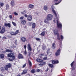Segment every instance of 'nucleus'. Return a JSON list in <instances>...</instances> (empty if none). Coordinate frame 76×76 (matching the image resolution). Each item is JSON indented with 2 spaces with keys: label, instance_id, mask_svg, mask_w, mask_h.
Returning a JSON list of instances; mask_svg holds the SVG:
<instances>
[{
  "label": "nucleus",
  "instance_id": "f257e3e1",
  "mask_svg": "<svg viewBox=\"0 0 76 76\" xmlns=\"http://www.w3.org/2000/svg\"><path fill=\"white\" fill-rule=\"evenodd\" d=\"M59 17V16L58 15V16L54 17L53 22L55 23H56V21L57 27H58V28H61L62 25H61V23H60V21H59V19H58Z\"/></svg>",
  "mask_w": 76,
  "mask_h": 76
},
{
  "label": "nucleus",
  "instance_id": "f03ea898",
  "mask_svg": "<svg viewBox=\"0 0 76 76\" xmlns=\"http://www.w3.org/2000/svg\"><path fill=\"white\" fill-rule=\"evenodd\" d=\"M52 8V10L53 12V13L55 16V17H56L57 16H58V15H57V14H56V11H55L54 10V7L53 6H52L51 7Z\"/></svg>",
  "mask_w": 76,
  "mask_h": 76
},
{
  "label": "nucleus",
  "instance_id": "7ed1b4c3",
  "mask_svg": "<svg viewBox=\"0 0 76 76\" xmlns=\"http://www.w3.org/2000/svg\"><path fill=\"white\" fill-rule=\"evenodd\" d=\"M7 57H12V58H13L14 59L15 58V56H14V54L13 53H9L7 55Z\"/></svg>",
  "mask_w": 76,
  "mask_h": 76
},
{
  "label": "nucleus",
  "instance_id": "20e7f679",
  "mask_svg": "<svg viewBox=\"0 0 76 76\" xmlns=\"http://www.w3.org/2000/svg\"><path fill=\"white\" fill-rule=\"evenodd\" d=\"M53 15L51 14H48L47 15V18L48 19V20H52V19H53Z\"/></svg>",
  "mask_w": 76,
  "mask_h": 76
},
{
  "label": "nucleus",
  "instance_id": "39448f33",
  "mask_svg": "<svg viewBox=\"0 0 76 76\" xmlns=\"http://www.w3.org/2000/svg\"><path fill=\"white\" fill-rule=\"evenodd\" d=\"M6 31V28L4 27H3L2 28V29L0 31V34H3Z\"/></svg>",
  "mask_w": 76,
  "mask_h": 76
},
{
  "label": "nucleus",
  "instance_id": "423d86ee",
  "mask_svg": "<svg viewBox=\"0 0 76 76\" xmlns=\"http://www.w3.org/2000/svg\"><path fill=\"white\" fill-rule=\"evenodd\" d=\"M27 19L28 21H31V20H32V15H29L28 16Z\"/></svg>",
  "mask_w": 76,
  "mask_h": 76
},
{
  "label": "nucleus",
  "instance_id": "0eeeda50",
  "mask_svg": "<svg viewBox=\"0 0 76 76\" xmlns=\"http://www.w3.org/2000/svg\"><path fill=\"white\" fill-rule=\"evenodd\" d=\"M49 20H48V19L47 18L46 19L44 20V22L45 23H46V24H49L50 22H49Z\"/></svg>",
  "mask_w": 76,
  "mask_h": 76
},
{
  "label": "nucleus",
  "instance_id": "6e6552de",
  "mask_svg": "<svg viewBox=\"0 0 76 76\" xmlns=\"http://www.w3.org/2000/svg\"><path fill=\"white\" fill-rule=\"evenodd\" d=\"M60 50H58L56 53H55V55L56 56H58V55H60Z\"/></svg>",
  "mask_w": 76,
  "mask_h": 76
},
{
  "label": "nucleus",
  "instance_id": "1a4fd4ad",
  "mask_svg": "<svg viewBox=\"0 0 76 76\" xmlns=\"http://www.w3.org/2000/svg\"><path fill=\"white\" fill-rule=\"evenodd\" d=\"M21 39L22 42H25L26 40V38L24 37H22L21 38Z\"/></svg>",
  "mask_w": 76,
  "mask_h": 76
},
{
  "label": "nucleus",
  "instance_id": "9d476101",
  "mask_svg": "<svg viewBox=\"0 0 76 76\" xmlns=\"http://www.w3.org/2000/svg\"><path fill=\"white\" fill-rule=\"evenodd\" d=\"M4 26H8L9 28H10V27H11V25L10 23H5Z\"/></svg>",
  "mask_w": 76,
  "mask_h": 76
},
{
  "label": "nucleus",
  "instance_id": "9b49d317",
  "mask_svg": "<svg viewBox=\"0 0 76 76\" xmlns=\"http://www.w3.org/2000/svg\"><path fill=\"white\" fill-rule=\"evenodd\" d=\"M27 48L28 50H29L30 51H32V48H31V45H28Z\"/></svg>",
  "mask_w": 76,
  "mask_h": 76
},
{
  "label": "nucleus",
  "instance_id": "f8f14e48",
  "mask_svg": "<svg viewBox=\"0 0 76 76\" xmlns=\"http://www.w3.org/2000/svg\"><path fill=\"white\" fill-rule=\"evenodd\" d=\"M34 7V5L31 4H29L28 6V8H30V9H32Z\"/></svg>",
  "mask_w": 76,
  "mask_h": 76
},
{
  "label": "nucleus",
  "instance_id": "ddd939ff",
  "mask_svg": "<svg viewBox=\"0 0 76 76\" xmlns=\"http://www.w3.org/2000/svg\"><path fill=\"white\" fill-rule=\"evenodd\" d=\"M18 58L19 59H20V58H23V56H22V54H20L18 56Z\"/></svg>",
  "mask_w": 76,
  "mask_h": 76
},
{
  "label": "nucleus",
  "instance_id": "4468645a",
  "mask_svg": "<svg viewBox=\"0 0 76 76\" xmlns=\"http://www.w3.org/2000/svg\"><path fill=\"white\" fill-rule=\"evenodd\" d=\"M52 63H53V64H56V63H58V61H56L54 60L52 61Z\"/></svg>",
  "mask_w": 76,
  "mask_h": 76
},
{
  "label": "nucleus",
  "instance_id": "2eb2a0df",
  "mask_svg": "<svg viewBox=\"0 0 76 76\" xmlns=\"http://www.w3.org/2000/svg\"><path fill=\"white\" fill-rule=\"evenodd\" d=\"M11 4L12 6H15V2H14V1H11Z\"/></svg>",
  "mask_w": 76,
  "mask_h": 76
},
{
  "label": "nucleus",
  "instance_id": "dca6fc26",
  "mask_svg": "<svg viewBox=\"0 0 76 76\" xmlns=\"http://www.w3.org/2000/svg\"><path fill=\"white\" fill-rule=\"evenodd\" d=\"M43 9L45 10L46 11L47 10V9H48V7H47V6H45L44 7Z\"/></svg>",
  "mask_w": 76,
  "mask_h": 76
},
{
  "label": "nucleus",
  "instance_id": "f3484780",
  "mask_svg": "<svg viewBox=\"0 0 76 76\" xmlns=\"http://www.w3.org/2000/svg\"><path fill=\"white\" fill-rule=\"evenodd\" d=\"M21 23L23 25H25L26 24V21L25 20H23L21 21Z\"/></svg>",
  "mask_w": 76,
  "mask_h": 76
},
{
  "label": "nucleus",
  "instance_id": "a211bd4d",
  "mask_svg": "<svg viewBox=\"0 0 76 76\" xmlns=\"http://www.w3.org/2000/svg\"><path fill=\"white\" fill-rule=\"evenodd\" d=\"M27 71H28L27 70H24L23 72L21 73V75H23V74H25V73H27Z\"/></svg>",
  "mask_w": 76,
  "mask_h": 76
},
{
  "label": "nucleus",
  "instance_id": "6ab92c4d",
  "mask_svg": "<svg viewBox=\"0 0 76 76\" xmlns=\"http://www.w3.org/2000/svg\"><path fill=\"white\" fill-rule=\"evenodd\" d=\"M11 66V65L10 64H8L7 65H6V67H8V68H10Z\"/></svg>",
  "mask_w": 76,
  "mask_h": 76
},
{
  "label": "nucleus",
  "instance_id": "aec40b11",
  "mask_svg": "<svg viewBox=\"0 0 76 76\" xmlns=\"http://www.w3.org/2000/svg\"><path fill=\"white\" fill-rule=\"evenodd\" d=\"M54 32L55 34H57V33H58V30L57 29H55L54 30Z\"/></svg>",
  "mask_w": 76,
  "mask_h": 76
},
{
  "label": "nucleus",
  "instance_id": "412c9836",
  "mask_svg": "<svg viewBox=\"0 0 76 76\" xmlns=\"http://www.w3.org/2000/svg\"><path fill=\"white\" fill-rule=\"evenodd\" d=\"M48 66H49V67H51V68H53V67H54V66L51 64H49Z\"/></svg>",
  "mask_w": 76,
  "mask_h": 76
},
{
  "label": "nucleus",
  "instance_id": "4be33fe9",
  "mask_svg": "<svg viewBox=\"0 0 76 76\" xmlns=\"http://www.w3.org/2000/svg\"><path fill=\"white\" fill-rule=\"evenodd\" d=\"M35 23H33L32 24V28H33V29H34V28H35Z\"/></svg>",
  "mask_w": 76,
  "mask_h": 76
},
{
  "label": "nucleus",
  "instance_id": "5701e85b",
  "mask_svg": "<svg viewBox=\"0 0 76 76\" xmlns=\"http://www.w3.org/2000/svg\"><path fill=\"white\" fill-rule=\"evenodd\" d=\"M62 0H59L58 2L55 4V5H57V4H59V3H60L61 2V1Z\"/></svg>",
  "mask_w": 76,
  "mask_h": 76
},
{
  "label": "nucleus",
  "instance_id": "b1692460",
  "mask_svg": "<svg viewBox=\"0 0 76 76\" xmlns=\"http://www.w3.org/2000/svg\"><path fill=\"white\" fill-rule=\"evenodd\" d=\"M37 62H42V60H40L39 59H37Z\"/></svg>",
  "mask_w": 76,
  "mask_h": 76
},
{
  "label": "nucleus",
  "instance_id": "393cba45",
  "mask_svg": "<svg viewBox=\"0 0 76 76\" xmlns=\"http://www.w3.org/2000/svg\"><path fill=\"white\" fill-rule=\"evenodd\" d=\"M45 34V32L44 31L42 32L41 34V35L42 36H44V35Z\"/></svg>",
  "mask_w": 76,
  "mask_h": 76
},
{
  "label": "nucleus",
  "instance_id": "a878e982",
  "mask_svg": "<svg viewBox=\"0 0 76 76\" xmlns=\"http://www.w3.org/2000/svg\"><path fill=\"white\" fill-rule=\"evenodd\" d=\"M35 72H36V71H35V69H32L31 71V72L32 73H35Z\"/></svg>",
  "mask_w": 76,
  "mask_h": 76
},
{
  "label": "nucleus",
  "instance_id": "bb28decb",
  "mask_svg": "<svg viewBox=\"0 0 76 76\" xmlns=\"http://www.w3.org/2000/svg\"><path fill=\"white\" fill-rule=\"evenodd\" d=\"M4 55L3 54H1L0 55V57L2 58H4Z\"/></svg>",
  "mask_w": 76,
  "mask_h": 76
},
{
  "label": "nucleus",
  "instance_id": "cd10ccee",
  "mask_svg": "<svg viewBox=\"0 0 76 76\" xmlns=\"http://www.w3.org/2000/svg\"><path fill=\"white\" fill-rule=\"evenodd\" d=\"M52 47L53 49H54L55 48H56V47L55 46V43H53L52 44Z\"/></svg>",
  "mask_w": 76,
  "mask_h": 76
},
{
  "label": "nucleus",
  "instance_id": "c85d7f7f",
  "mask_svg": "<svg viewBox=\"0 0 76 76\" xmlns=\"http://www.w3.org/2000/svg\"><path fill=\"white\" fill-rule=\"evenodd\" d=\"M10 34H11V35H15V33L13 32V31L11 32L10 33Z\"/></svg>",
  "mask_w": 76,
  "mask_h": 76
},
{
  "label": "nucleus",
  "instance_id": "c756f323",
  "mask_svg": "<svg viewBox=\"0 0 76 76\" xmlns=\"http://www.w3.org/2000/svg\"><path fill=\"white\" fill-rule=\"evenodd\" d=\"M12 23L15 26H16V23H15V22L12 21Z\"/></svg>",
  "mask_w": 76,
  "mask_h": 76
},
{
  "label": "nucleus",
  "instance_id": "7c9ffc66",
  "mask_svg": "<svg viewBox=\"0 0 76 76\" xmlns=\"http://www.w3.org/2000/svg\"><path fill=\"white\" fill-rule=\"evenodd\" d=\"M41 56H45V57H47V55H46L45 53H44V54H41Z\"/></svg>",
  "mask_w": 76,
  "mask_h": 76
},
{
  "label": "nucleus",
  "instance_id": "2f4dec72",
  "mask_svg": "<svg viewBox=\"0 0 76 76\" xmlns=\"http://www.w3.org/2000/svg\"><path fill=\"white\" fill-rule=\"evenodd\" d=\"M6 52H12V50L9 49H7L6 50Z\"/></svg>",
  "mask_w": 76,
  "mask_h": 76
},
{
  "label": "nucleus",
  "instance_id": "473e14b6",
  "mask_svg": "<svg viewBox=\"0 0 76 76\" xmlns=\"http://www.w3.org/2000/svg\"><path fill=\"white\" fill-rule=\"evenodd\" d=\"M6 9L7 10V9H9V5L8 4H7L6 5Z\"/></svg>",
  "mask_w": 76,
  "mask_h": 76
},
{
  "label": "nucleus",
  "instance_id": "72a5a7b5",
  "mask_svg": "<svg viewBox=\"0 0 76 76\" xmlns=\"http://www.w3.org/2000/svg\"><path fill=\"white\" fill-rule=\"evenodd\" d=\"M46 63V62H43V61H42V63H41V64L42 65H43V64H45Z\"/></svg>",
  "mask_w": 76,
  "mask_h": 76
},
{
  "label": "nucleus",
  "instance_id": "f704fd0d",
  "mask_svg": "<svg viewBox=\"0 0 76 76\" xmlns=\"http://www.w3.org/2000/svg\"><path fill=\"white\" fill-rule=\"evenodd\" d=\"M28 63H29V65L30 66H32V63H31V61H30L29 60L28 61Z\"/></svg>",
  "mask_w": 76,
  "mask_h": 76
},
{
  "label": "nucleus",
  "instance_id": "c9c22d12",
  "mask_svg": "<svg viewBox=\"0 0 76 76\" xmlns=\"http://www.w3.org/2000/svg\"><path fill=\"white\" fill-rule=\"evenodd\" d=\"M14 58L13 59H10V58H9L8 60L10 61H12L13 60H14Z\"/></svg>",
  "mask_w": 76,
  "mask_h": 76
},
{
  "label": "nucleus",
  "instance_id": "e433bc0d",
  "mask_svg": "<svg viewBox=\"0 0 76 76\" xmlns=\"http://www.w3.org/2000/svg\"><path fill=\"white\" fill-rule=\"evenodd\" d=\"M19 33V31L17 30L16 31L15 33V35H16L17 34H18Z\"/></svg>",
  "mask_w": 76,
  "mask_h": 76
},
{
  "label": "nucleus",
  "instance_id": "4c0bfd02",
  "mask_svg": "<svg viewBox=\"0 0 76 76\" xmlns=\"http://www.w3.org/2000/svg\"><path fill=\"white\" fill-rule=\"evenodd\" d=\"M14 14L15 16H18V13H16V12H14Z\"/></svg>",
  "mask_w": 76,
  "mask_h": 76
},
{
  "label": "nucleus",
  "instance_id": "58836bf2",
  "mask_svg": "<svg viewBox=\"0 0 76 76\" xmlns=\"http://www.w3.org/2000/svg\"><path fill=\"white\" fill-rule=\"evenodd\" d=\"M42 48L43 50H45V45H43Z\"/></svg>",
  "mask_w": 76,
  "mask_h": 76
},
{
  "label": "nucleus",
  "instance_id": "ea45409f",
  "mask_svg": "<svg viewBox=\"0 0 76 76\" xmlns=\"http://www.w3.org/2000/svg\"><path fill=\"white\" fill-rule=\"evenodd\" d=\"M1 71H2V72H4V69H3V68H1Z\"/></svg>",
  "mask_w": 76,
  "mask_h": 76
},
{
  "label": "nucleus",
  "instance_id": "a19ab883",
  "mask_svg": "<svg viewBox=\"0 0 76 76\" xmlns=\"http://www.w3.org/2000/svg\"><path fill=\"white\" fill-rule=\"evenodd\" d=\"M23 18H24V17H23V16L21 17L20 18V19H21V20H22V19H23Z\"/></svg>",
  "mask_w": 76,
  "mask_h": 76
},
{
  "label": "nucleus",
  "instance_id": "79ce46f5",
  "mask_svg": "<svg viewBox=\"0 0 76 76\" xmlns=\"http://www.w3.org/2000/svg\"><path fill=\"white\" fill-rule=\"evenodd\" d=\"M61 39H63L64 38V37H63V36L62 35H61Z\"/></svg>",
  "mask_w": 76,
  "mask_h": 76
},
{
  "label": "nucleus",
  "instance_id": "37998d69",
  "mask_svg": "<svg viewBox=\"0 0 76 76\" xmlns=\"http://www.w3.org/2000/svg\"><path fill=\"white\" fill-rule=\"evenodd\" d=\"M0 6H1V7H2V6H3V5H4V4L3 3H1L0 4Z\"/></svg>",
  "mask_w": 76,
  "mask_h": 76
},
{
  "label": "nucleus",
  "instance_id": "c03bdc74",
  "mask_svg": "<svg viewBox=\"0 0 76 76\" xmlns=\"http://www.w3.org/2000/svg\"><path fill=\"white\" fill-rule=\"evenodd\" d=\"M4 68H5V70H8V68H9L6 67H6H5Z\"/></svg>",
  "mask_w": 76,
  "mask_h": 76
},
{
  "label": "nucleus",
  "instance_id": "a18cd8bd",
  "mask_svg": "<svg viewBox=\"0 0 76 76\" xmlns=\"http://www.w3.org/2000/svg\"><path fill=\"white\" fill-rule=\"evenodd\" d=\"M36 39L37 41H40V40H41V39H40L39 38H36Z\"/></svg>",
  "mask_w": 76,
  "mask_h": 76
},
{
  "label": "nucleus",
  "instance_id": "49530a36",
  "mask_svg": "<svg viewBox=\"0 0 76 76\" xmlns=\"http://www.w3.org/2000/svg\"><path fill=\"white\" fill-rule=\"evenodd\" d=\"M36 71H37V72H40V69H37L36 70Z\"/></svg>",
  "mask_w": 76,
  "mask_h": 76
},
{
  "label": "nucleus",
  "instance_id": "de8ad7c7",
  "mask_svg": "<svg viewBox=\"0 0 76 76\" xmlns=\"http://www.w3.org/2000/svg\"><path fill=\"white\" fill-rule=\"evenodd\" d=\"M26 64H24L23 66V68H24V67H25L26 66Z\"/></svg>",
  "mask_w": 76,
  "mask_h": 76
},
{
  "label": "nucleus",
  "instance_id": "09e8293b",
  "mask_svg": "<svg viewBox=\"0 0 76 76\" xmlns=\"http://www.w3.org/2000/svg\"><path fill=\"white\" fill-rule=\"evenodd\" d=\"M73 63H74V61L71 64V67H72L73 66Z\"/></svg>",
  "mask_w": 76,
  "mask_h": 76
},
{
  "label": "nucleus",
  "instance_id": "8fccbe9b",
  "mask_svg": "<svg viewBox=\"0 0 76 76\" xmlns=\"http://www.w3.org/2000/svg\"><path fill=\"white\" fill-rule=\"evenodd\" d=\"M57 1H58V0H54L53 2H54V3H56V2H57Z\"/></svg>",
  "mask_w": 76,
  "mask_h": 76
},
{
  "label": "nucleus",
  "instance_id": "3c124183",
  "mask_svg": "<svg viewBox=\"0 0 76 76\" xmlns=\"http://www.w3.org/2000/svg\"><path fill=\"white\" fill-rule=\"evenodd\" d=\"M58 37V40H60V37H59V35H58L57 36Z\"/></svg>",
  "mask_w": 76,
  "mask_h": 76
},
{
  "label": "nucleus",
  "instance_id": "603ef678",
  "mask_svg": "<svg viewBox=\"0 0 76 76\" xmlns=\"http://www.w3.org/2000/svg\"><path fill=\"white\" fill-rule=\"evenodd\" d=\"M24 49H25V50H26V45H24Z\"/></svg>",
  "mask_w": 76,
  "mask_h": 76
},
{
  "label": "nucleus",
  "instance_id": "864d4df0",
  "mask_svg": "<svg viewBox=\"0 0 76 76\" xmlns=\"http://www.w3.org/2000/svg\"><path fill=\"white\" fill-rule=\"evenodd\" d=\"M24 16L26 17V18H28V15L25 14L24 15Z\"/></svg>",
  "mask_w": 76,
  "mask_h": 76
},
{
  "label": "nucleus",
  "instance_id": "5fc2aeb1",
  "mask_svg": "<svg viewBox=\"0 0 76 76\" xmlns=\"http://www.w3.org/2000/svg\"><path fill=\"white\" fill-rule=\"evenodd\" d=\"M3 39H6V37H3Z\"/></svg>",
  "mask_w": 76,
  "mask_h": 76
},
{
  "label": "nucleus",
  "instance_id": "6e6d98bb",
  "mask_svg": "<svg viewBox=\"0 0 76 76\" xmlns=\"http://www.w3.org/2000/svg\"><path fill=\"white\" fill-rule=\"evenodd\" d=\"M24 53L25 54H26V50H25V51L24 52Z\"/></svg>",
  "mask_w": 76,
  "mask_h": 76
},
{
  "label": "nucleus",
  "instance_id": "4d7b16f0",
  "mask_svg": "<svg viewBox=\"0 0 76 76\" xmlns=\"http://www.w3.org/2000/svg\"><path fill=\"white\" fill-rule=\"evenodd\" d=\"M47 57H45L43 58V60H47Z\"/></svg>",
  "mask_w": 76,
  "mask_h": 76
},
{
  "label": "nucleus",
  "instance_id": "13d9d810",
  "mask_svg": "<svg viewBox=\"0 0 76 76\" xmlns=\"http://www.w3.org/2000/svg\"><path fill=\"white\" fill-rule=\"evenodd\" d=\"M10 18V19H12V16L11 15H10L9 16Z\"/></svg>",
  "mask_w": 76,
  "mask_h": 76
},
{
  "label": "nucleus",
  "instance_id": "bf43d9fd",
  "mask_svg": "<svg viewBox=\"0 0 76 76\" xmlns=\"http://www.w3.org/2000/svg\"><path fill=\"white\" fill-rule=\"evenodd\" d=\"M50 48H48V51H50Z\"/></svg>",
  "mask_w": 76,
  "mask_h": 76
},
{
  "label": "nucleus",
  "instance_id": "052dcab7",
  "mask_svg": "<svg viewBox=\"0 0 76 76\" xmlns=\"http://www.w3.org/2000/svg\"><path fill=\"white\" fill-rule=\"evenodd\" d=\"M21 13L22 14H24V13H25V12H21Z\"/></svg>",
  "mask_w": 76,
  "mask_h": 76
},
{
  "label": "nucleus",
  "instance_id": "680f3d73",
  "mask_svg": "<svg viewBox=\"0 0 76 76\" xmlns=\"http://www.w3.org/2000/svg\"><path fill=\"white\" fill-rule=\"evenodd\" d=\"M48 69H47V70H46V72H47V71H48Z\"/></svg>",
  "mask_w": 76,
  "mask_h": 76
},
{
  "label": "nucleus",
  "instance_id": "e2e57ef3",
  "mask_svg": "<svg viewBox=\"0 0 76 76\" xmlns=\"http://www.w3.org/2000/svg\"><path fill=\"white\" fill-rule=\"evenodd\" d=\"M17 76H20V75H18Z\"/></svg>",
  "mask_w": 76,
  "mask_h": 76
},
{
  "label": "nucleus",
  "instance_id": "0e129e2a",
  "mask_svg": "<svg viewBox=\"0 0 76 76\" xmlns=\"http://www.w3.org/2000/svg\"><path fill=\"white\" fill-rule=\"evenodd\" d=\"M0 29H1V26H0Z\"/></svg>",
  "mask_w": 76,
  "mask_h": 76
},
{
  "label": "nucleus",
  "instance_id": "69168bd1",
  "mask_svg": "<svg viewBox=\"0 0 76 76\" xmlns=\"http://www.w3.org/2000/svg\"><path fill=\"white\" fill-rule=\"evenodd\" d=\"M47 54H48V52H47Z\"/></svg>",
  "mask_w": 76,
  "mask_h": 76
}]
</instances>
